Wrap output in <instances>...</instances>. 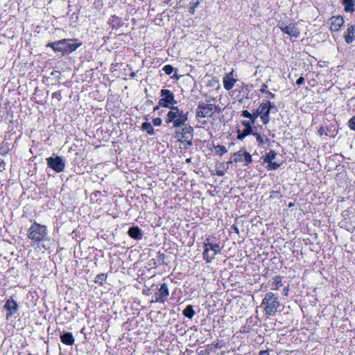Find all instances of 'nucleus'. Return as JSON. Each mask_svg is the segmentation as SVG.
<instances>
[{
	"label": "nucleus",
	"instance_id": "25",
	"mask_svg": "<svg viewBox=\"0 0 355 355\" xmlns=\"http://www.w3.org/2000/svg\"><path fill=\"white\" fill-rule=\"evenodd\" d=\"M277 155V153L275 151L271 150L268 153H267L265 155V157L263 158V163H268L273 161V159L275 158Z\"/></svg>",
	"mask_w": 355,
	"mask_h": 355
},
{
	"label": "nucleus",
	"instance_id": "19",
	"mask_svg": "<svg viewBox=\"0 0 355 355\" xmlns=\"http://www.w3.org/2000/svg\"><path fill=\"white\" fill-rule=\"evenodd\" d=\"M61 342L67 345H73L74 343V338L71 333L67 332L60 336Z\"/></svg>",
	"mask_w": 355,
	"mask_h": 355
},
{
	"label": "nucleus",
	"instance_id": "34",
	"mask_svg": "<svg viewBox=\"0 0 355 355\" xmlns=\"http://www.w3.org/2000/svg\"><path fill=\"white\" fill-rule=\"evenodd\" d=\"M260 118L263 124H267L270 121L269 114L261 115Z\"/></svg>",
	"mask_w": 355,
	"mask_h": 355
},
{
	"label": "nucleus",
	"instance_id": "6",
	"mask_svg": "<svg viewBox=\"0 0 355 355\" xmlns=\"http://www.w3.org/2000/svg\"><path fill=\"white\" fill-rule=\"evenodd\" d=\"M216 110V107L214 105L202 103L196 109V116L199 118L209 117L214 113Z\"/></svg>",
	"mask_w": 355,
	"mask_h": 355
},
{
	"label": "nucleus",
	"instance_id": "20",
	"mask_svg": "<svg viewBox=\"0 0 355 355\" xmlns=\"http://www.w3.org/2000/svg\"><path fill=\"white\" fill-rule=\"evenodd\" d=\"M109 22L111 24L112 28L116 29L121 27L123 25L122 19L116 15L112 16L109 19Z\"/></svg>",
	"mask_w": 355,
	"mask_h": 355
},
{
	"label": "nucleus",
	"instance_id": "2",
	"mask_svg": "<svg viewBox=\"0 0 355 355\" xmlns=\"http://www.w3.org/2000/svg\"><path fill=\"white\" fill-rule=\"evenodd\" d=\"M82 44L78 42L76 39H63L54 42L49 43L46 46H51L54 51L60 52L62 55L69 54L76 50Z\"/></svg>",
	"mask_w": 355,
	"mask_h": 355
},
{
	"label": "nucleus",
	"instance_id": "23",
	"mask_svg": "<svg viewBox=\"0 0 355 355\" xmlns=\"http://www.w3.org/2000/svg\"><path fill=\"white\" fill-rule=\"evenodd\" d=\"M282 277L279 275L275 276L273 277L272 287V290L278 291L280 287L282 286Z\"/></svg>",
	"mask_w": 355,
	"mask_h": 355
},
{
	"label": "nucleus",
	"instance_id": "41",
	"mask_svg": "<svg viewBox=\"0 0 355 355\" xmlns=\"http://www.w3.org/2000/svg\"><path fill=\"white\" fill-rule=\"evenodd\" d=\"M304 83V78L302 76L300 77V78L297 80V81H296V84H297V85H299V86H300V85H302Z\"/></svg>",
	"mask_w": 355,
	"mask_h": 355
},
{
	"label": "nucleus",
	"instance_id": "28",
	"mask_svg": "<svg viewBox=\"0 0 355 355\" xmlns=\"http://www.w3.org/2000/svg\"><path fill=\"white\" fill-rule=\"evenodd\" d=\"M210 252H212V255H216L217 252H219L220 250V248L218 244H207Z\"/></svg>",
	"mask_w": 355,
	"mask_h": 355
},
{
	"label": "nucleus",
	"instance_id": "39",
	"mask_svg": "<svg viewBox=\"0 0 355 355\" xmlns=\"http://www.w3.org/2000/svg\"><path fill=\"white\" fill-rule=\"evenodd\" d=\"M198 3H199L198 1H197L196 3H194V5L189 8V12L191 14H193L194 11H195V8L198 6Z\"/></svg>",
	"mask_w": 355,
	"mask_h": 355
},
{
	"label": "nucleus",
	"instance_id": "45",
	"mask_svg": "<svg viewBox=\"0 0 355 355\" xmlns=\"http://www.w3.org/2000/svg\"><path fill=\"white\" fill-rule=\"evenodd\" d=\"M288 291H289L288 287H286V288H284V294L285 295H288Z\"/></svg>",
	"mask_w": 355,
	"mask_h": 355
},
{
	"label": "nucleus",
	"instance_id": "9",
	"mask_svg": "<svg viewBox=\"0 0 355 355\" xmlns=\"http://www.w3.org/2000/svg\"><path fill=\"white\" fill-rule=\"evenodd\" d=\"M255 123L249 119L248 121H243L241 122V125L243 127V129L238 130V138L239 139H243L246 136L252 133V125Z\"/></svg>",
	"mask_w": 355,
	"mask_h": 355
},
{
	"label": "nucleus",
	"instance_id": "7",
	"mask_svg": "<svg viewBox=\"0 0 355 355\" xmlns=\"http://www.w3.org/2000/svg\"><path fill=\"white\" fill-rule=\"evenodd\" d=\"M46 162L48 166L57 173L62 172L64 169L65 163L63 159L58 155L47 158Z\"/></svg>",
	"mask_w": 355,
	"mask_h": 355
},
{
	"label": "nucleus",
	"instance_id": "21",
	"mask_svg": "<svg viewBox=\"0 0 355 355\" xmlns=\"http://www.w3.org/2000/svg\"><path fill=\"white\" fill-rule=\"evenodd\" d=\"M343 5L345 6V11L347 12H352L354 10V0H343Z\"/></svg>",
	"mask_w": 355,
	"mask_h": 355
},
{
	"label": "nucleus",
	"instance_id": "38",
	"mask_svg": "<svg viewBox=\"0 0 355 355\" xmlns=\"http://www.w3.org/2000/svg\"><path fill=\"white\" fill-rule=\"evenodd\" d=\"M153 123L155 126H159L162 124V119L159 117L155 118L153 120Z\"/></svg>",
	"mask_w": 355,
	"mask_h": 355
},
{
	"label": "nucleus",
	"instance_id": "3",
	"mask_svg": "<svg viewBox=\"0 0 355 355\" xmlns=\"http://www.w3.org/2000/svg\"><path fill=\"white\" fill-rule=\"evenodd\" d=\"M188 112H184L178 106H172L166 115L165 122L172 123L173 128H180L185 125L188 120Z\"/></svg>",
	"mask_w": 355,
	"mask_h": 355
},
{
	"label": "nucleus",
	"instance_id": "44",
	"mask_svg": "<svg viewBox=\"0 0 355 355\" xmlns=\"http://www.w3.org/2000/svg\"><path fill=\"white\" fill-rule=\"evenodd\" d=\"M4 166H5V162H4L3 159H0V168H1V167L3 168Z\"/></svg>",
	"mask_w": 355,
	"mask_h": 355
},
{
	"label": "nucleus",
	"instance_id": "32",
	"mask_svg": "<svg viewBox=\"0 0 355 355\" xmlns=\"http://www.w3.org/2000/svg\"><path fill=\"white\" fill-rule=\"evenodd\" d=\"M105 278L106 276L105 275V274L101 273L96 276L95 282L102 284L105 280Z\"/></svg>",
	"mask_w": 355,
	"mask_h": 355
},
{
	"label": "nucleus",
	"instance_id": "11",
	"mask_svg": "<svg viewBox=\"0 0 355 355\" xmlns=\"http://www.w3.org/2000/svg\"><path fill=\"white\" fill-rule=\"evenodd\" d=\"M338 129L336 125L334 124H330L328 125H322L318 129V135L322 137L323 135L330 137H335L336 135L338 134Z\"/></svg>",
	"mask_w": 355,
	"mask_h": 355
},
{
	"label": "nucleus",
	"instance_id": "16",
	"mask_svg": "<svg viewBox=\"0 0 355 355\" xmlns=\"http://www.w3.org/2000/svg\"><path fill=\"white\" fill-rule=\"evenodd\" d=\"M330 21V30L331 31H338L344 24V19L342 16L332 17Z\"/></svg>",
	"mask_w": 355,
	"mask_h": 355
},
{
	"label": "nucleus",
	"instance_id": "8",
	"mask_svg": "<svg viewBox=\"0 0 355 355\" xmlns=\"http://www.w3.org/2000/svg\"><path fill=\"white\" fill-rule=\"evenodd\" d=\"M238 80L237 75L234 73V69H232L223 77V87L230 91L234 87Z\"/></svg>",
	"mask_w": 355,
	"mask_h": 355
},
{
	"label": "nucleus",
	"instance_id": "33",
	"mask_svg": "<svg viewBox=\"0 0 355 355\" xmlns=\"http://www.w3.org/2000/svg\"><path fill=\"white\" fill-rule=\"evenodd\" d=\"M251 120H252L254 123L256 121V119L259 117V116H261V114H259V111L258 109L255 110L254 112H253L252 113H251Z\"/></svg>",
	"mask_w": 355,
	"mask_h": 355
},
{
	"label": "nucleus",
	"instance_id": "36",
	"mask_svg": "<svg viewBox=\"0 0 355 355\" xmlns=\"http://www.w3.org/2000/svg\"><path fill=\"white\" fill-rule=\"evenodd\" d=\"M252 134H253L256 137L257 141H258V143L260 145H262V144H264L263 139V138L261 137V136L259 134H258V133H253V132Z\"/></svg>",
	"mask_w": 355,
	"mask_h": 355
},
{
	"label": "nucleus",
	"instance_id": "27",
	"mask_svg": "<svg viewBox=\"0 0 355 355\" xmlns=\"http://www.w3.org/2000/svg\"><path fill=\"white\" fill-rule=\"evenodd\" d=\"M205 249L203 252V258L207 261L210 262L211 260L214 257L215 255H212V252H210L207 245H205Z\"/></svg>",
	"mask_w": 355,
	"mask_h": 355
},
{
	"label": "nucleus",
	"instance_id": "17",
	"mask_svg": "<svg viewBox=\"0 0 355 355\" xmlns=\"http://www.w3.org/2000/svg\"><path fill=\"white\" fill-rule=\"evenodd\" d=\"M345 41L347 44L353 42L355 38V27L353 25H348L347 29L344 35Z\"/></svg>",
	"mask_w": 355,
	"mask_h": 355
},
{
	"label": "nucleus",
	"instance_id": "48",
	"mask_svg": "<svg viewBox=\"0 0 355 355\" xmlns=\"http://www.w3.org/2000/svg\"><path fill=\"white\" fill-rule=\"evenodd\" d=\"M57 96V93L56 92H54L53 94H52V96L53 97H55Z\"/></svg>",
	"mask_w": 355,
	"mask_h": 355
},
{
	"label": "nucleus",
	"instance_id": "4",
	"mask_svg": "<svg viewBox=\"0 0 355 355\" xmlns=\"http://www.w3.org/2000/svg\"><path fill=\"white\" fill-rule=\"evenodd\" d=\"M28 238L34 243H40L48 240L46 226L33 222L28 230Z\"/></svg>",
	"mask_w": 355,
	"mask_h": 355
},
{
	"label": "nucleus",
	"instance_id": "13",
	"mask_svg": "<svg viewBox=\"0 0 355 355\" xmlns=\"http://www.w3.org/2000/svg\"><path fill=\"white\" fill-rule=\"evenodd\" d=\"M181 134V138L184 139L182 142H186L188 146H192V131L193 128L190 125L182 126Z\"/></svg>",
	"mask_w": 355,
	"mask_h": 355
},
{
	"label": "nucleus",
	"instance_id": "29",
	"mask_svg": "<svg viewBox=\"0 0 355 355\" xmlns=\"http://www.w3.org/2000/svg\"><path fill=\"white\" fill-rule=\"evenodd\" d=\"M268 164V166H267V169L269 170V171H272V170H275L277 168H278L280 166H281V164H278L275 162H268L267 163Z\"/></svg>",
	"mask_w": 355,
	"mask_h": 355
},
{
	"label": "nucleus",
	"instance_id": "22",
	"mask_svg": "<svg viewBox=\"0 0 355 355\" xmlns=\"http://www.w3.org/2000/svg\"><path fill=\"white\" fill-rule=\"evenodd\" d=\"M141 130L144 131H146V132L149 135H155V130L153 127L152 126L150 123L148 122H144L141 125Z\"/></svg>",
	"mask_w": 355,
	"mask_h": 355
},
{
	"label": "nucleus",
	"instance_id": "30",
	"mask_svg": "<svg viewBox=\"0 0 355 355\" xmlns=\"http://www.w3.org/2000/svg\"><path fill=\"white\" fill-rule=\"evenodd\" d=\"M162 70L165 72L166 74L170 75L174 71V68L170 64H166L163 67Z\"/></svg>",
	"mask_w": 355,
	"mask_h": 355
},
{
	"label": "nucleus",
	"instance_id": "10",
	"mask_svg": "<svg viewBox=\"0 0 355 355\" xmlns=\"http://www.w3.org/2000/svg\"><path fill=\"white\" fill-rule=\"evenodd\" d=\"M279 26L284 34H287L291 37H298L300 35V31L295 24L291 23L286 26L282 23Z\"/></svg>",
	"mask_w": 355,
	"mask_h": 355
},
{
	"label": "nucleus",
	"instance_id": "24",
	"mask_svg": "<svg viewBox=\"0 0 355 355\" xmlns=\"http://www.w3.org/2000/svg\"><path fill=\"white\" fill-rule=\"evenodd\" d=\"M182 313L185 317H187L189 319H191L195 314V311L191 305L187 306L186 308L183 310Z\"/></svg>",
	"mask_w": 355,
	"mask_h": 355
},
{
	"label": "nucleus",
	"instance_id": "14",
	"mask_svg": "<svg viewBox=\"0 0 355 355\" xmlns=\"http://www.w3.org/2000/svg\"><path fill=\"white\" fill-rule=\"evenodd\" d=\"M3 308L8 311L6 314V318L8 319L17 311L18 305L16 301L14 300L12 297H10L6 302Z\"/></svg>",
	"mask_w": 355,
	"mask_h": 355
},
{
	"label": "nucleus",
	"instance_id": "43",
	"mask_svg": "<svg viewBox=\"0 0 355 355\" xmlns=\"http://www.w3.org/2000/svg\"><path fill=\"white\" fill-rule=\"evenodd\" d=\"M259 355H269V352L268 350H261L259 352Z\"/></svg>",
	"mask_w": 355,
	"mask_h": 355
},
{
	"label": "nucleus",
	"instance_id": "37",
	"mask_svg": "<svg viewBox=\"0 0 355 355\" xmlns=\"http://www.w3.org/2000/svg\"><path fill=\"white\" fill-rule=\"evenodd\" d=\"M241 116L248 118L249 119H251V113L249 112L248 110H243L241 112Z\"/></svg>",
	"mask_w": 355,
	"mask_h": 355
},
{
	"label": "nucleus",
	"instance_id": "40",
	"mask_svg": "<svg viewBox=\"0 0 355 355\" xmlns=\"http://www.w3.org/2000/svg\"><path fill=\"white\" fill-rule=\"evenodd\" d=\"M268 89V86L266 84H263L262 86H261V88L260 89V92L261 93H266L268 90H267Z\"/></svg>",
	"mask_w": 355,
	"mask_h": 355
},
{
	"label": "nucleus",
	"instance_id": "5",
	"mask_svg": "<svg viewBox=\"0 0 355 355\" xmlns=\"http://www.w3.org/2000/svg\"><path fill=\"white\" fill-rule=\"evenodd\" d=\"M162 98L159 100V105L164 107H168L174 106L177 101L174 98L173 93L169 89H162L160 92Z\"/></svg>",
	"mask_w": 355,
	"mask_h": 355
},
{
	"label": "nucleus",
	"instance_id": "18",
	"mask_svg": "<svg viewBox=\"0 0 355 355\" xmlns=\"http://www.w3.org/2000/svg\"><path fill=\"white\" fill-rule=\"evenodd\" d=\"M128 235L136 240H140L142 239V232L139 227L134 226L129 228L128 231Z\"/></svg>",
	"mask_w": 355,
	"mask_h": 355
},
{
	"label": "nucleus",
	"instance_id": "46",
	"mask_svg": "<svg viewBox=\"0 0 355 355\" xmlns=\"http://www.w3.org/2000/svg\"><path fill=\"white\" fill-rule=\"evenodd\" d=\"M160 106H161V105H158L155 106V107H154V109H153V111H154V112H155V111L158 110L159 109V107H160Z\"/></svg>",
	"mask_w": 355,
	"mask_h": 355
},
{
	"label": "nucleus",
	"instance_id": "51",
	"mask_svg": "<svg viewBox=\"0 0 355 355\" xmlns=\"http://www.w3.org/2000/svg\"><path fill=\"white\" fill-rule=\"evenodd\" d=\"M187 162H190V159H187Z\"/></svg>",
	"mask_w": 355,
	"mask_h": 355
},
{
	"label": "nucleus",
	"instance_id": "47",
	"mask_svg": "<svg viewBox=\"0 0 355 355\" xmlns=\"http://www.w3.org/2000/svg\"><path fill=\"white\" fill-rule=\"evenodd\" d=\"M216 173H217L218 175L221 176L222 175V171L221 170H218L216 171Z\"/></svg>",
	"mask_w": 355,
	"mask_h": 355
},
{
	"label": "nucleus",
	"instance_id": "12",
	"mask_svg": "<svg viewBox=\"0 0 355 355\" xmlns=\"http://www.w3.org/2000/svg\"><path fill=\"white\" fill-rule=\"evenodd\" d=\"M168 295V286L166 283H163L159 289V292L156 293L154 295L155 302L164 303Z\"/></svg>",
	"mask_w": 355,
	"mask_h": 355
},
{
	"label": "nucleus",
	"instance_id": "50",
	"mask_svg": "<svg viewBox=\"0 0 355 355\" xmlns=\"http://www.w3.org/2000/svg\"><path fill=\"white\" fill-rule=\"evenodd\" d=\"M223 153L226 152V150H225V148L223 146Z\"/></svg>",
	"mask_w": 355,
	"mask_h": 355
},
{
	"label": "nucleus",
	"instance_id": "42",
	"mask_svg": "<svg viewBox=\"0 0 355 355\" xmlns=\"http://www.w3.org/2000/svg\"><path fill=\"white\" fill-rule=\"evenodd\" d=\"M266 94H267V98H268L271 99L275 98V94L270 92V91H268Z\"/></svg>",
	"mask_w": 355,
	"mask_h": 355
},
{
	"label": "nucleus",
	"instance_id": "31",
	"mask_svg": "<svg viewBox=\"0 0 355 355\" xmlns=\"http://www.w3.org/2000/svg\"><path fill=\"white\" fill-rule=\"evenodd\" d=\"M267 105H268V108H270V112L275 113L277 112V107L274 103L267 101Z\"/></svg>",
	"mask_w": 355,
	"mask_h": 355
},
{
	"label": "nucleus",
	"instance_id": "49",
	"mask_svg": "<svg viewBox=\"0 0 355 355\" xmlns=\"http://www.w3.org/2000/svg\"><path fill=\"white\" fill-rule=\"evenodd\" d=\"M217 147H218L220 150H222V146H219V145H218Z\"/></svg>",
	"mask_w": 355,
	"mask_h": 355
},
{
	"label": "nucleus",
	"instance_id": "35",
	"mask_svg": "<svg viewBox=\"0 0 355 355\" xmlns=\"http://www.w3.org/2000/svg\"><path fill=\"white\" fill-rule=\"evenodd\" d=\"M348 125L352 130H355V116L349 119Z\"/></svg>",
	"mask_w": 355,
	"mask_h": 355
},
{
	"label": "nucleus",
	"instance_id": "1",
	"mask_svg": "<svg viewBox=\"0 0 355 355\" xmlns=\"http://www.w3.org/2000/svg\"><path fill=\"white\" fill-rule=\"evenodd\" d=\"M280 302L277 295L272 292L266 293L262 300L260 307L267 318L275 316L280 307Z\"/></svg>",
	"mask_w": 355,
	"mask_h": 355
},
{
	"label": "nucleus",
	"instance_id": "26",
	"mask_svg": "<svg viewBox=\"0 0 355 355\" xmlns=\"http://www.w3.org/2000/svg\"><path fill=\"white\" fill-rule=\"evenodd\" d=\"M257 109L261 115L270 114V108H268V105H267V101L262 102Z\"/></svg>",
	"mask_w": 355,
	"mask_h": 355
},
{
	"label": "nucleus",
	"instance_id": "15",
	"mask_svg": "<svg viewBox=\"0 0 355 355\" xmlns=\"http://www.w3.org/2000/svg\"><path fill=\"white\" fill-rule=\"evenodd\" d=\"M234 160L236 162H243L244 165L245 166H248L252 161V156L245 150H239L236 154H235Z\"/></svg>",
	"mask_w": 355,
	"mask_h": 355
}]
</instances>
